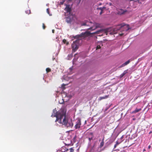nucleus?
I'll return each mask as SVG.
<instances>
[{
  "label": "nucleus",
  "mask_w": 152,
  "mask_h": 152,
  "mask_svg": "<svg viewBox=\"0 0 152 152\" xmlns=\"http://www.w3.org/2000/svg\"><path fill=\"white\" fill-rule=\"evenodd\" d=\"M65 151L64 152L62 151V152H73L74 149L73 148H66L65 149Z\"/></svg>",
  "instance_id": "obj_10"
},
{
  "label": "nucleus",
  "mask_w": 152,
  "mask_h": 152,
  "mask_svg": "<svg viewBox=\"0 0 152 152\" xmlns=\"http://www.w3.org/2000/svg\"><path fill=\"white\" fill-rule=\"evenodd\" d=\"M90 134L91 136V137H90L88 138V139L90 141H91V140H92L93 138L94 137V136L93 135V133H90Z\"/></svg>",
  "instance_id": "obj_16"
},
{
  "label": "nucleus",
  "mask_w": 152,
  "mask_h": 152,
  "mask_svg": "<svg viewBox=\"0 0 152 152\" xmlns=\"http://www.w3.org/2000/svg\"><path fill=\"white\" fill-rule=\"evenodd\" d=\"M88 23V22H86V23H83L81 24V26H88V25L87 24Z\"/></svg>",
  "instance_id": "obj_17"
},
{
  "label": "nucleus",
  "mask_w": 152,
  "mask_h": 152,
  "mask_svg": "<svg viewBox=\"0 0 152 152\" xmlns=\"http://www.w3.org/2000/svg\"><path fill=\"white\" fill-rule=\"evenodd\" d=\"M65 10L67 12L70 13L71 11V10L70 8L69 7H66L65 8Z\"/></svg>",
  "instance_id": "obj_13"
},
{
  "label": "nucleus",
  "mask_w": 152,
  "mask_h": 152,
  "mask_svg": "<svg viewBox=\"0 0 152 152\" xmlns=\"http://www.w3.org/2000/svg\"><path fill=\"white\" fill-rule=\"evenodd\" d=\"M46 71L48 73L51 71V69L49 68H47L46 69Z\"/></svg>",
  "instance_id": "obj_20"
},
{
  "label": "nucleus",
  "mask_w": 152,
  "mask_h": 152,
  "mask_svg": "<svg viewBox=\"0 0 152 152\" xmlns=\"http://www.w3.org/2000/svg\"><path fill=\"white\" fill-rule=\"evenodd\" d=\"M126 66V65H125L124 64V63L123 64H122L120 66V67H123V66Z\"/></svg>",
  "instance_id": "obj_28"
},
{
  "label": "nucleus",
  "mask_w": 152,
  "mask_h": 152,
  "mask_svg": "<svg viewBox=\"0 0 152 152\" xmlns=\"http://www.w3.org/2000/svg\"><path fill=\"white\" fill-rule=\"evenodd\" d=\"M81 125V122L80 120H77L76 122V124L75 125V129L79 128L80 127Z\"/></svg>",
  "instance_id": "obj_7"
},
{
  "label": "nucleus",
  "mask_w": 152,
  "mask_h": 152,
  "mask_svg": "<svg viewBox=\"0 0 152 152\" xmlns=\"http://www.w3.org/2000/svg\"><path fill=\"white\" fill-rule=\"evenodd\" d=\"M124 27V28L125 29V30L127 31L129 30L130 28H129V25H125L124 23H122L120 25H119L117 27V28L114 29V30H118L120 29L121 28Z\"/></svg>",
  "instance_id": "obj_3"
},
{
  "label": "nucleus",
  "mask_w": 152,
  "mask_h": 152,
  "mask_svg": "<svg viewBox=\"0 0 152 152\" xmlns=\"http://www.w3.org/2000/svg\"><path fill=\"white\" fill-rule=\"evenodd\" d=\"M130 62V61L129 60H128L127 61H126V62H125L124 63V64L125 65H126H126H127V64H129Z\"/></svg>",
  "instance_id": "obj_21"
},
{
  "label": "nucleus",
  "mask_w": 152,
  "mask_h": 152,
  "mask_svg": "<svg viewBox=\"0 0 152 152\" xmlns=\"http://www.w3.org/2000/svg\"><path fill=\"white\" fill-rule=\"evenodd\" d=\"M72 20V16H69L66 18L65 21L67 23H71Z\"/></svg>",
  "instance_id": "obj_8"
},
{
  "label": "nucleus",
  "mask_w": 152,
  "mask_h": 152,
  "mask_svg": "<svg viewBox=\"0 0 152 152\" xmlns=\"http://www.w3.org/2000/svg\"><path fill=\"white\" fill-rule=\"evenodd\" d=\"M124 152H126V151H124Z\"/></svg>",
  "instance_id": "obj_40"
},
{
  "label": "nucleus",
  "mask_w": 152,
  "mask_h": 152,
  "mask_svg": "<svg viewBox=\"0 0 152 152\" xmlns=\"http://www.w3.org/2000/svg\"><path fill=\"white\" fill-rule=\"evenodd\" d=\"M151 147V145H149L148 146V148L150 149Z\"/></svg>",
  "instance_id": "obj_32"
},
{
  "label": "nucleus",
  "mask_w": 152,
  "mask_h": 152,
  "mask_svg": "<svg viewBox=\"0 0 152 152\" xmlns=\"http://www.w3.org/2000/svg\"><path fill=\"white\" fill-rule=\"evenodd\" d=\"M51 116L56 117V122H58L59 124L64 125L67 127L72 128L73 126V124L72 121H68L66 116V113L63 110H61L58 111L53 110Z\"/></svg>",
  "instance_id": "obj_1"
},
{
  "label": "nucleus",
  "mask_w": 152,
  "mask_h": 152,
  "mask_svg": "<svg viewBox=\"0 0 152 152\" xmlns=\"http://www.w3.org/2000/svg\"><path fill=\"white\" fill-rule=\"evenodd\" d=\"M104 138H103L102 140V141L100 143V148H102L104 146Z\"/></svg>",
  "instance_id": "obj_14"
},
{
  "label": "nucleus",
  "mask_w": 152,
  "mask_h": 152,
  "mask_svg": "<svg viewBox=\"0 0 152 152\" xmlns=\"http://www.w3.org/2000/svg\"><path fill=\"white\" fill-rule=\"evenodd\" d=\"M119 144V143L118 142H117L116 144L114 146V148H116V146L118 145Z\"/></svg>",
  "instance_id": "obj_22"
},
{
  "label": "nucleus",
  "mask_w": 152,
  "mask_h": 152,
  "mask_svg": "<svg viewBox=\"0 0 152 152\" xmlns=\"http://www.w3.org/2000/svg\"><path fill=\"white\" fill-rule=\"evenodd\" d=\"M62 1H61L60 2V4H63L64 3V2L65 1H64V0H61Z\"/></svg>",
  "instance_id": "obj_23"
},
{
  "label": "nucleus",
  "mask_w": 152,
  "mask_h": 152,
  "mask_svg": "<svg viewBox=\"0 0 152 152\" xmlns=\"http://www.w3.org/2000/svg\"><path fill=\"white\" fill-rule=\"evenodd\" d=\"M63 42L65 44L66 43V45H68L69 44V42H66V40L65 39H64L63 40Z\"/></svg>",
  "instance_id": "obj_19"
},
{
  "label": "nucleus",
  "mask_w": 152,
  "mask_h": 152,
  "mask_svg": "<svg viewBox=\"0 0 152 152\" xmlns=\"http://www.w3.org/2000/svg\"><path fill=\"white\" fill-rule=\"evenodd\" d=\"M42 27L44 29H45L46 28V26H45V24L43 23H42Z\"/></svg>",
  "instance_id": "obj_26"
},
{
  "label": "nucleus",
  "mask_w": 152,
  "mask_h": 152,
  "mask_svg": "<svg viewBox=\"0 0 152 152\" xmlns=\"http://www.w3.org/2000/svg\"><path fill=\"white\" fill-rule=\"evenodd\" d=\"M109 28H107L105 29H101L92 33L89 31H87L85 32H82L80 35H76L75 37H77V38L79 37H84L85 39L86 38H87V40H89L93 37V35L94 34H99L103 32H104L106 33V35L108 34H113L112 32H109Z\"/></svg>",
  "instance_id": "obj_2"
},
{
  "label": "nucleus",
  "mask_w": 152,
  "mask_h": 152,
  "mask_svg": "<svg viewBox=\"0 0 152 152\" xmlns=\"http://www.w3.org/2000/svg\"><path fill=\"white\" fill-rule=\"evenodd\" d=\"M109 5H110V6H112V3H109Z\"/></svg>",
  "instance_id": "obj_31"
},
{
  "label": "nucleus",
  "mask_w": 152,
  "mask_h": 152,
  "mask_svg": "<svg viewBox=\"0 0 152 152\" xmlns=\"http://www.w3.org/2000/svg\"><path fill=\"white\" fill-rule=\"evenodd\" d=\"M81 0H79L80 1H81Z\"/></svg>",
  "instance_id": "obj_39"
},
{
  "label": "nucleus",
  "mask_w": 152,
  "mask_h": 152,
  "mask_svg": "<svg viewBox=\"0 0 152 152\" xmlns=\"http://www.w3.org/2000/svg\"><path fill=\"white\" fill-rule=\"evenodd\" d=\"M101 45L102 46V45L101 43H100V44L97 45L96 47V50L100 49L101 48Z\"/></svg>",
  "instance_id": "obj_15"
},
{
  "label": "nucleus",
  "mask_w": 152,
  "mask_h": 152,
  "mask_svg": "<svg viewBox=\"0 0 152 152\" xmlns=\"http://www.w3.org/2000/svg\"><path fill=\"white\" fill-rule=\"evenodd\" d=\"M81 37H79L77 38V37H76L75 36L74 37L75 38L77 39L73 42V43H75L76 44H77L79 45L80 41L81 40V39H80V38Z\"/></svg>",
  "instance_id": "obj_9"
},
{
  "label": "nucleus",
  "mask_w": 152,
  "mask_h": 152,
  "mask_svg": "<svg viewBox=\"0 0 152 152\" xmlns=\"http://www.w3.org/2000/svg\"><path fill=\"white\" fill-rule=\"evenodd\" d=\"M25 12L26 14H29L31 13V11L30 10L28 9L25 11Z\"/></svg>",
  "instance_id": "obj_18"
},
{
  "label": "nucleus",
  "mask_w": 152,
  "mask_h": 152,
  "mask_svg": "<svg viewBox=\"0 0 152 152\" xmlns=\"http://www.w3.org/2000/svg\"><path fill=\"white\" fill-rule=\"evenodd\" d=\"M127 73V70H125V71H124V72L123 73H124V75H125Z\"/></svg>",
  "instance_id": "obj_29"
},
{
  "label": "nucleus",
  "mask_w": 152,
  "mask_h": 152,
  "mask_svg": "<svg viewBox=\"0 0 152 152\" xmlns=\"http://www.w3.org/2000/svg\"><path fill=\"white\" fill-rule=\"evenodd\" d=\"M79 45L75 43H72V51L74 52H75L78 49Z\"/></svg>",
  "instance_id": "obj_5"
},
{
  "label": "nucleus",
  "mask_w": 152,
  "mask_h": 152,
  "mask_svg": "<svg viewBox=\"0 0 152 152\" xmlns=\"http://www.w3.org/2000/svg\"><path fill=\"white\" fill-rule=\"evenodd\" d=\"M151 133H152V131H150L149 133V134H151Z\"/></svg>",
  "instance_id": "obj_35"
},
{
  "label": "nucleus",
  "mask_w": 152,
  "mask_h": 152,
  "mask_svg": "<svg viewBox=\"0 0 152 152\" xmlns=\"http://www.w3.org/2000/svg\"><path fill=\"white\" fill-rule=\"evenodd\" d=\"M65 85L64 84H63L62 85V86H61V87L63 88V87H64V86H65Z\"/></svg>",
  "instance_id": "obj_30"
},
{
  "label": "nucleus",
  "mask_w": 152,
  "mask_h": 152,
  "mask_svg": "<svg viewBox=\"0 0 152 152\" xmlns=\"http://www.w3.org/2000/svg\"><path fill=\"white\" fill-rule=\"evenodd\" d=\"M54 30H52V32H53V33H54Z\"/></svg>",
  "instance_id": "obj_34"
},
{
  "label": "nucleus",
  "mask_w": 152,
  "mask_h": 152,
  "mask_svg": "<svg viewBox=\"0 0 152 152\" xmlns=\"http://www.w3.org/2000/svg\"><path fill=\"white\" fill-rule=\"evenodd\" d=\"M123 34H119V35L121 36H122L123 35Z\"/></svg>",
  "instance_id": "obj_33"
},
{
  "label": "nucleus",
  "mask_w": 152,
  "mask_h": 152,
  "mask_svg": "<svg viewBox=\"0 0 152 152\" xmlns=\"http://www.w3.org/2000/svg\"><path fill=\"white\" fill-rule=\"evenodd\" d=\"M142 109L141 108H140L139 109L136 108L134 110L132 111V114L136 113H137V112L140 111Z\"/></svg>",
  "instance_id": "obj_11"
},
{
  "label": "nucleus",
  "mask_w": 152,
  "mask_h": 152,
  "mask_svg": "<svg viewBox=\"0 0 152 152\" xmlns=\"http://www.w3.org/2000/svg\"><path fill=\"white\" fill-rule=\"evenodd\" d=\"M71 0H69V1H71Z\"/></svg>",
  "instance_id": "obj_38"
},
{
  "label": "nucleus",
  "mask_w": 152,
  "mask_h": 152,
  "mask_svg": "<svg viewBox=\"0 0 152 152\" xmlns=\"http://www.w3.org/2000/svg\"><path fill=\"white\" fill-rule=\"evenodd\" d=\"M99 27V25L96 23H94L93 24V26H91L88 29V30H90L91 31L94 30L97 28Z\"/></svg>",
  "instance_id": "obj_4"
},
{
  "label": "nucleus",
  "mask_w": 152,
  "mask_h": 152,
  "mask_svg": "<svg viewBox=\"0 0 152 152\" xmlns=\"http://www.w3.org/2000/svg\"><path fill=\"white\" fill-rule=\"evenodd\" d=\"M146 151L145 149H144L143 150V151Z\"/></svg>",
  "instance_id": "obj_36"
},
{
  "label": "nucleus",
  "mask_w": 152,
  "mask_h": 152,
  "mask_svg": "<svg viewBox=\"0 0 152 152\" xmlns=\"http://www.w3.org/2000/svg\"><path fill=\"white\" fill-rule=\"evenodd\" d=\"M117 10L118 11V14L119 15L124 14L125 13L127 12V10H124L122 9H118Z\"/></svg>",
  "instance_id": "obj_6"
},
{
  "label": "nucleus",
  "mask_w": 152,
  "mask_h": 152,
  "mask_svg": "<svg viewBox=\"0 0 152 152\" xmlns=\"http://www.w3.org/2000/svg\"><path fill=\"white\" fill-rule=\"evenodd\" d=\"M108 97H109L108 95H106L104 96L100 97H99V98L98 100L99 101H101V100H102L103 99H107V98H108Z\"/></svg>",
  "instance_id": "obj_12"
},
{
  "label": "nucleus",
  "mask_w": 152,
  "mask_h": 152,
  "mask_svg": "<svg viewBox=\"0 0 152 152\" xmlns=\"http://www.w3.org/2000/svg\"><path fill=\"white\" fill-rule=\"evenodd\" d=\"M125 75H124V73H123L122 74H121L120 75V78H122V77H123Z\"/></svg>",
  "instance_id": "obj_25"
},
{
  "label": "nucleus",
  "mask_w": 152,
  "mask_h": 152,
  "mask_svg": "<svg viewBox=\"0 0 152 152\" xmlns=\"http://www.w3.org/2000/svg\"><path fill=\"white\" fill-rule=\"evenodd\" d=\"M101 10V12L100 13V14L101 15L102 13V8H100L99 9Z\"/></svg>",
  "instance_id": "obj_24"
},
{
  "label": "nucleus",
  "mask_w": 152,
  "mask_h": 152,
  "mask_svg": "<svg viewBox=\"0 0 152 152\" xmlns=\"http://www.w3.org/2000/svg\"><path fill=\"white\" fill-rule=\"evenodd\" d=\"M130 1H133L134 0H130Z\"/></svg>",
  "instance_id": "obj_37"
},
{
  "label": "nucleus",
  "mask_w": 152,
  "mask_h": 152,
  "mask_svg": "<svg viewBox=\"0 0 152 152\" xmlns=\"http://www.w3.org/2000/svg\"><path fill=\"white\" fill-rule=\"evenodd\" d=\"M47 12L48 14H49L50 15V14L49 10L48 8L47 9Z\"/></svg>",
  "instance_id": "obj_27"
}]
</instances>
